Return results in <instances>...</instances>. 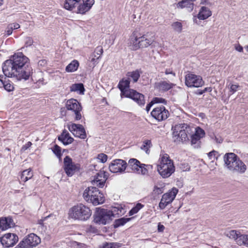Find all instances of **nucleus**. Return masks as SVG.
I'll return each instance as SVG.
<instances>
[{"mask_svg": "<svg viewBox=\"0 0 248 248\" xmlns=\"http://www.w3.org/2000/svg\"><path fill=\"white\" fill-rule=\"evenodd\" d=\"M33 69L29 58L21 52L15 53L5 61L2 65L4 75L20 81L27 80L32 75Z\"/></svg>", "mask_w": 248, "mask_h": 248, "instance_id": "1", "label": "nucleus"}, {"mask_svg": "<svg viewBox=\"0 0 248 248\" xmlns=\"http://www.w3.org/2000/svg\"><path fill=\"white\" fill-rule=\"evenodd\" d=\"M92 214L89 207L82 203H79L70 208L68 217L74 220L86 221L90 218Z\"/></svg>", "mask_w": 248, "mask_h": 248, "instance_id": "2", "label": "nucleus"}, {"mask_svg": "<svg viewBox=\"0 0 248 248\" xmlns=\"http://www.w3.org/2000/svg\"><path fill=\"white\" fill-rule=\"evenodd\" d=\"M159 162L157 171L162 178H168L175 171L173 161L168 155H163L159 159Z\"/></svg>", "mask_w": 248, "mask_h": 248, "instance_id": "3", "label": "nucleus"}, {"mask_svg": "<svg viewBox=\"0 0 248 248\" xmlns=\"http://www.w3.org/2000/svg\"><path fill=\"white\" fill-rule=\"evenodd\" d=\"M149 33L141 36H135L131 39V49L136 50L140 48L147 47L154 41L152 36L150 37Z\"/></svg>", "mask_w": 248, "mask_h": 248, "instance_id": "4", "label": "nucleus"}, {"mask_svg": "<svg viewBox=\"0 0 248 248\" xmlns=\"http://www.w3.org/2000/svg\"><path fill=\"white\" fill-rule=\"evenodd\" d=\"M112 213L109 210L97 208L94 215V222L98 224H109L112 220Z\"/></svg>", "mask_w": 248, "mask_h": 248, "instance_id": "5", "label": "nucleus"}, {"mask_svg": "<svg viewBox=\"0 0 248 248\" xmlns=\"http://www.w3.org/2000/svg\"><path fill=\"white\" fill-rule=\"evenodd\" d=\"M67 109L72 113L76 121L79 120L82 118V107L77 100L70 99L68 100L65 104Z\"/></svg>", "mask_w": 248, "mask_h": 248, "instance_id": "6", "label": "nucleus"}, {"mask_svg": "<svg viewBox=\"0 0 248 248\" xmlns=\"http://www.w3.org/2000/svg\"><path fill=\"white\" fill-rule=\"evenodd\" d=\"M64 170L68 176H72L77 172L79 171L80 165L73 162L71 158L66 156L63 159Z\"/></svg>", "mask_w": 248, "mask_h": 248, "instance_id": "7", "label": "nucleus"}, {"mask_svg": "<svg viewBox=\"0 0 248 248\" xmlns=\"http://www.w3.org/2000/svg\"><path fill=\"white\" fill-rule=\"evenodd\" d=\"M185 84L188 87L198 88L204 85V81L201 76L188 73L185 76Z\"/></svg>", "mask_w": 248, "mask_h": 248, "instance_id": "8", "label": "nucleus"}, {"mask_svg": "<svg viewBox=\"0 0 248 248\" xmlns=\"http://www.w3.org/2000/svg\"><path fill=\"white\" fill-rule=\"evenodd\" d=\"M174 130L180 132L181 142L182 143L188 142V135H190L193 132L192 128L186 124L176 125L174 126Z\"/></svg>", "mask_w": 248, "mask_h": 248, "instance_id": "9", "label": "nucleus"}, {"mask_svg": "<svg viewBox=\"0 0 248 248\" xmlns=\"http://www.w3.org/2000/svg\"><path fill=\"white\" fill-rule=\"evenodd\" d=\"M193 129H194V133H191L190 135V143L193 148H198L200 147L201 139L205 136V132L200 127L193 128Z\"/></svg>", "mask_w": 248, "mask_h": 248, "instance_id": "10", "label": "nucleus"}, {"mask_svg": "<svg viewBox=\"0 0 248 248\" xmlns=\"http://www.w3.org/2000/svg\"><path fill=\"white\" fill-rule=\"evenodd\" d=\"M41 242L39 236L34 233H30L21 241V245L24 246V248H32L36 247Z\"/></svg>", "mask_w": 248, "mask_h": 248, "instance_id": "11", "label": "nucleus"}, {"mask_svg": "<svg viewBox=\"0 0 248 248\" xmlns=\"http://www.w3.org/2000/svg\"><path fill=\"white\" fill-rule=\"evenodd\" d=\"M68 128L75 137L81 139H85L87 137L85 130L81 124L72 123L68 125Z\"/></svg>", "mask_w": 248, "mask_h": 248, "instance_id": "12", "label": "nucleus"}, {"mask_svg": "<svg viewBox=\"0 0 248 248\" xmlns=\"http://www.w3.org/2000/svg\"><path fill=\"white\" fill-rule=\"evenodd\" d=\"M237 159V155L232 153H226L224 156L225 165L232 172L234 170Z\"/></svg>", "mask_w": 248, "mask_h": 248, "instance_id": "13", "label": "nucleus"}, {"mask_svg": "<svg viewBox=\"0 0 248 248\" xmlns=\"http://www.w3.org/2000/svg\"><path fill=\"white\" fill-rule=\"evenodd\" d=\"M177 192L178 189L174 188L170 192L164 194L159 204L160 208L163 209L168 204L171 203L175 199Z\"/></svg>", "mask_w": 248, "mask_h": 248, "instance_id": "14", "label": "nucleus"}, {"mask_svg": "<svg viewBox=\"0 0 248 248\" xmlns=\"http://www.w3.org/2000/svg\"><path fill=\"white\" fill-rule=\"evenodd\" d=\"M127 167L125 161L117 159L113 160L109 164V170L112 173L122 172Z\"/></svg>", "mask_w": 248, "mask_h": 248, "instance_id": "15", "label": "nucleus"}, {"mask_svg": "<svg viewBox=\"0 0 248 248\" xmlns=\"http://www.w3.org/2000/svg\"><path fill=\"white\" fill-rule=\"evenodd\" d=\"M169 114L168 110L163 106L155 108L151 112L152 116L158 121L166 119Z\"/></svg>", "mask_w": 248, "mask_h": 248, "instance_id": "16", "label": "nucleus"}, {"mask_svg": "<svg viewBox=\"0 0 248 248\" xmlns=\"http://www.w3.org/2000/svg\"><path fill=\"white\" fill-rule=\"evenodd\" d=\"M108 178V173L104 171H100L93 176V179L92 180V184L94 186L102 188Z\"/></svg>", "mask_w": 248, "mask_h": 248, "instance_id": "17", "label": "nucleus"}, {"mask_svg": "<svg viewBox=\"0 0 248 248\" xmlns=\"http://www.w3.org/2000/svg\"><path fill=\"white\" fill-rule=\"evenodd\" d=\"M18 240V236L14 233L5 234L0 239L2 245L5 247H13Z\"/></svg>", "mask_w": 248, "mask_h": 248, "instance_id": "18", "label": "nucleus"}, {"mask_svg": "<svg viewBox=\"0 0 248 248\" xmlns=\"http://www.w3.org/2000/svg\"><path fill=\"white\" fill-rule=\"evenodd\" d=\"M125 97L132 99L140 106H143L145 104L144 95L137 92L136 90H130L129 92L126 93Z\"/></svg>", "mask_w": 248, "mask_h": 248, "instance_id": "19", "label": "nucleus"}, {"mask_svg": "<svg viewBox=\"0 0 248 248\" xmlns=\"http://www.w3.org/2000/svg\"><path fill=\"white\" fill-rule=\"evenodd\" d=\"M94 2V0H82V2L78 7L77 13L82 15L85 14L90 10Z\"/></svg>", "mask_w": 248, "mask_h": 248, "instance_id": "20", "label": "nucleus"}, {"mask_svg": "<svg viewBox=\"0 0 248 248\" xmlns=\"http://www.w3.org/2000/svg\"><path fill=\"white\" fill-rule=\"evenodd\" d=\"M212 15V12L210 9L205 6H202L197 16H195L193 18V21L195 23H197V19L200 20H204L208 18Z\"/></svg>", "mask_w": 248, "mask_h": 248, "instance_id": "21", "label": "nucleus"}, {"mask_svg": "<svg viewBox=\"0 0 248 248\" xmlns=\"http://www.w3.org/2000/svg\"><path fill=\"white\" fill-rule=\"evenodd\" d=\"M95 194H98V189L93 186L88 187L86 188L83 194L84 199L87 202H90V199L93 198Z\"/></svg>", "mask_w": 248, "mask_h": 248, "instance_id": "22", "label": "nucleus"}, {"mask_svg": "<svg viewBox=\"0 0 248 248\" xmlns=\"http://www.w3.org/2000/svg\"><path fill=\"white\" fill-rule=\"evenodd\" d=\"M130 80L129 78H123L120 81L118 87L121 92V95L125 96L126 93L130 91L129 87Z\"/></svg>", "mask_w": 248, "mask_h": 248, "instance_id": "23", "label": "nucleus"}, {"mask_svg": "<svg viewBox=\"0 0 248 248\" xmlns=\"http://www.w3.org/2000/svg\"><path fill=\"white\" fill-rule=\"evenodd\" d=\"M174 84L169 81H161L155 83V88L160 91H167L171 89Z\"/></svg>", "mask_w": 248, "mask_h": 248, "instance_id": "24", "label": "nucleus"}, {"mask_svg": "<svg viewBox=\"0 0 248 248\" xmlns=\"http://www.w3.org/2000/svg\"><path fill=\"white\" fill-rule=\"evenodd\" d=\"M58 140L64 145L70 144L74 140L73 138L70 136L69 133L65 130H64L61 136L58 137Z\"/></svg>", "mask_w": 248, "mask_h": 248, "instance_id": "25", "label": "nucleus"}, {"mask_svg": "<svg viewBox=\"0 0 248 248\" xmlns=\"http://www.w3.org/2000/svg\"><path fill=\"white\" fill-rule=\"evenodd\" d=\"M141 163L137 159L135 158L130 159L128 164H127V167L130 168L134 172L137 173L139 171V169L140 168Z\"/></svg>", "mask_w": 248, "mask_h": 248, "instance_id": "26", "label": "nucleus"}, {"mask_svg": "<svg viewBox=\"0 0 248 248\" xmlns=\"http://www.w3.org/2000/svg\"><path fill=\"white\" fill-rule=\"evenodd\" d=\"M246 170L247 166L238 157V159H237V162L236 164L235 168L233 173L242 174L246 171Z\"/></svg>", "mask_w": 248, "mask_h": 248, "instance_id": "27", "label": "nucleus"}, {"mask_svg": "<svg viewBox=\"0 0 248 248\" xmlns=\"http://www.w3.org/2000/svg\"><path fill=\"white\" fill-rule=\"evenodd\" d=\"M105 201V198L102 193L98 190V194H95L93 198L90 199V202L93 205H96L103 203Z\"/></svg>", "mask_w": 248, "mask_h": 248, "instance_id": "28", "label": "nucleus"}, {"mask_svg": "<svg viewBox=\"0 0 248 248\" xmlns=\"http://www.w3.org/2000/svg\"><path fill=\"white\" fill-rule=\"evenodd\" d=\"M241 232L236 230H231L225 232V235L230 239H233L236 244H237V240L239 238Z\"/></svg>", "mask_w": 248, "mask_h": 248, "instance_id": "29", "label": "nucleus"}, {"mask_svg": "<svg viewBox=\"0 0 248 248\" xmlns=\"http://www.w3.org/2000/svg\"><path fill=\"white\" fill-rule=\"evenodd\" d=\"M237 240V244L238 245L244 246L248 248V234L241 233Z\"/></svg>", "mask_w": 248, "mask_h": 248, "instance_id": "30", "label": "nucleus"}, {"mask_svg": "<svg viewBox=\"0 0 248 248\" xmlns=\"http://www.w3.org/2000/svg\"><path fill=\"white\" fill-rule=\"evenodd\" d=\"M81 0H65L64 4L65 9L68 10H72L76 7V5L78 4Z\"/></svg>", "mask_w": 248, "mask_h": 248, "instance_id": "31", "label": "nucleus"}, {"mask_svg": "<svg viewBox=\"0 0 248 248\" xmlns=\"http://www.w3.org/2000/svg\"><path fill=\"white\" fill-rule=\"evenodd\" d=\"M79 66V62L77 60L73 61L70 63L65 68V71L67 72H73L76 71Z\"/></svg>", "mask_w": 248, "mask_h": 248, "instance_id": "32", "label": "nucleus"}, {"mask_svg": "<svg viewBox=\"0 0 248 248\" xmlns=\"http://www.w3.org/2000/svg\"><path fill=\"white\" fill-rule=\"evenodd\" d=\"M33 173L31 171V170L29 169L22 171L21 175V179L23 182H26L28 180L31 179Z\"/></svg>", "mask_w": 248, "mask_h": 248, "instance_id": "33", "label": "nucleus"}, {"mask_svg": "<svg viewBox=\"0 0 248 248\" xmlns=\"http://www.w3.org/2000/svg\"><path fill=\"white\" fill-rule=\"evenodd\" d=\"M84 91V86L82 83L74 84L70 86L71 92L79 91L80 94H83Z\"/></svg>", "mask_w": 248, "mask_h": 248, "instance_id": "34", "label": "nucleus"}, {"mask_svg": "<svg viewBox=\"0 0 248 248\" xmlns=\"http://www.w3.org/2000/svg\"><path fill=\"white\" fill-rule=\"evenodd\" d=\"M103 52V48L101 46L96 47L92 56L93 58L91 59V62H94L95 61V60L98 59L102 54Z\"/></svg>", "mask_w": 248, "mask_h": 248, "instance_id": "35", "label": "nucleus"}, {"mask_svg": "<svg viewBox=\"0 0 248 248\" xmlns=\"http://www.w3.org/2000/svg\"><path fill=\"white\" fill-rule=\"evenodd\" d=\"M126 76L128 77V78H132L134 82H136L140 77V74L138 70H136L132 72H128L126 74Z\"/></svg>", "mask_w": 248, "mask_h": 248, "instance_id": "36", "label": "nucleus"}, {"mask_svg": "<svg viewBox=\"0 0 248 248\" xmlns=\"http://www.w3.org/2000/svg\"><path fill=\"white\" fill-rule=\"evenodd\" d=\"M172 29L176 32L180 33L182 32L183 25L181 22L176 21L172 23L171 25Z\"/></svg>", "mask_w": 248, "mask_h": 248, "instance_id": "37", "label": "nucleus"}, {"mask_svg": "<svg viewBox=\"0 0 248 248\" xmlns=\"http://www.w3.org/2000/svg\"><path fill=\"white\" fill-rule=\"evenodd\" d=\"M130 220V218H121L120 219H118L115 220L114 227V228H117L120 226L124 225V224H125L126 222L129 221Z\"/></svg>", "mask_w": 248, "mask_h": 248, "instance_id": "38", "label": "nucleus"}, {"mask_svg": "<svg viewBox=\"0 0 248 248\" xmlns=\"http://www.w3.org/2000/svg\"><path fill=\"white\" fill-rule=\"evenodd\" d=\"M172 139L174 142L176 143H179L181 142V134L178 130H175L174 127L172 128Z\"/></svg>", "mask_w": 248, "mask_h": 248, "instance_id": "39", "label": "nucleus"}, {"mask_svg": "<svg viewBox=\"0 0 248 248\" xmlns=\"http://www.w3.org/2000/svg\"><path fill=\"white\" fill-rule=\"evenodd\" d=\"M143 207V205L140 203H137L135 207L132 208V209L129 212V216L133 215L137 213Z\"/></svg>", "mask_w": 248, "mask_h": 248, "instance_id": "40", "label": "nucleus"}, {"mask_svg": "<svg viewBox=\"0 0 248 248\" xmlns=\"http://www.w3.org/2000/svg\"><path fill=\"white\" fill-rule=\"evenodd\" d=\"M123 210L122 207H114L112 208L111 210H109V211L112 213V217L114 218L116 217V215H120L122 214V211Z\"/></svg>", "mask_w": 248, "mask_h": 248, "instance_id": "41", "label": "nucleus"}, {"mask_svg": "<svg viewBox=\"0 0 248 248\" xmlns=\"http://www.w3.org/2000/svg\"><path fill=\"white\" fill-rule=\"evenodd\" d=\"M8 92H11L14 89V86L12 83H10L9 81H3L2 87Z\"/></svg>", "mask_w": 248, "mask_h": 248, "instance_id": "42", "label": "nucleus"}, {"mask_svg": "<svg viewBox=\"0 0 248 248\" xmlns=\"http://www.w3.org/2000/svg\"><path fill=\"white\" fill-rule=\"evenodd\" d=\"M209 160L211 161V162H213L215 160L217 159L219 155L217 152L213 150L207 154Z\"/></svg>", "mask_w": 248, "mask_h": 248, "instance_id": "43", "label": "nucleus"}, {"mask_svg": "<svg viewBox=\"0 0 248 248\" xmlns=\"http://www.w3.org/2000/svg\"><path fill=\"white\" fill-rule=\"evenodd\" d=\"M151 146V142L150 140H145L143 142L142 145L141 146L140 148L141 150H144L146 153H148L149 149Z\"/></svg>", "mask_w": 248, "mask_h": 248, "instance_id": "44", "label": "nucleus"}, {"mask_svg": "<svg viewBox=\"0 0 248 248\" xmlns=\"http://www.w3.org/2000/svg\"><path fill=\"white\" fill-rule=\"evenodd\" d=\"M122 244L119 243H106L103 246V248H119Z\"/></svg>", "mask_w": 248, "mask_h": 248, "instance_id": "45", "label": "nucleus"}, {"mask_svg": "<svg viewBox=\"0 0 248 248\" xmlns=\"http://www.w3.org/2000/svg\"><path fill=\"white\" fill-rule=\"evenodd\" d=\"M8 228V225H7V221L4 218L0 219V229L2 230H5Z\"/></svg>", "mask_w": 248, "mask_h": 248, "instance_id": "46", "label": "nucleus"}, {"mask_svg": "<svg viewBox=\"0 0 248 248\" xmlns=\"http://www.w3.org/2000/svg\"><path fill=\"white\" fill-rule=\"evenodd\" d=\"M152 101L154 104L162 103L166 105L167 103V101L165 99L161 97H154Z\"/></svg>", "mask_w": 248, "mask_h": 248, "instance_id": "47", "label": "nucleus"}, {"mask_svg": "<svg viewBox=\"0 0 248 248\" xmlns=\"http://www.w3.org/2000/svg\"><path fill=\"white\" fill-rule=\"evenodd\" d=\"M145 164H141L140 165V168H139V171H138L137 173L142 174L143 175L147 174L148 170L145 168Z\"/></svg>", "mask_w": 248, "mask_h": 248, "instance_id": "48", "label": "nucleus"}, {"mask_svg": "<svg viewBox=\"0 0 248 248\" xmlns=\"http://www.w3.org/2000/svg\"><path fill=\"white\" fill-rule=\"evenodd\" d=\"M97 159L102 163H105L107 161L108 156L105 154H99L97 156Z\"/></svg>", "mask_w": 248, "mask_h": 248, "instance_id": "49", "label": "nucleus"}, {"mask_svg": "<svg viewBox=\"0 0 248 248\" xmlns=\"http://www.w3.org/2000/svg\"><path fill=\"white\" fill-rule=\"evenodd\" d=\"M50 217V215L47 216L46 217H44L38 221V224L40 225V227H41L42 230H46V226H44V221H45L47 218H48Z\"/></svg>", "mask_w": 248, "mask_h": 248, "instance_id": "50", "label": "nucleus"}, {"mask_svg": "<svg viewBox=\"0 0 248 248\" xmlns=\"http://www.w3.org/2000/svg\"><path fill=\"white\" fill-rule=\"evenodd\" d=\"M53 151L54 153L56 154L57 156H58L61 155V148L57 145H55Z\"/></svg>", "mask_w": 248, "mask_h": 248, "instance_id": "51", "label": "nucleus"}, {"mask_svg": "<svg viewBox=\"0 0 248 248\" xmlns=\"http://www.w3.org/2000/svg\"><path fill=\"white\" fill-rule=\"evenodd\" d=\"M239 87V86L235 84H232L230 86V92L231 93V94H232L235 92L237 91V89Z\"/></svg>", "mask_w": 248, "mask_h": 248, "instance_id": "52", "label": "nucleus"}, {"mask_svg": "<svg viewBox=\"0 0 248 248\" xmlns=\"http://www.w3.org/2000/svg\"><path fill=\"white\" fill-rule=\"evenodd\" d=\"M33 43V39L30 37H27L25 39V45L26 46H31Z\"/></svg>", "mask_w": 248, "mask_h": 248, "instance_id": "53", "label": "nucleus"}, {"mask_svg": "<svg viewBox=\"0 0 248 248\" xmlns=\"http://www.w3.org/2000/svg\"><path fill=\"white\" fill-rule=\"evenodd\" d=\"M5 219L7 221V225H8V228H11L13 226L14 223H13V219L10 217H6Z\"/></svg>", "mask_w": 248, "mask_h": 248, "instance_id": "54", "label": "nucleus"}, {"mask_svg": "<svg viewBox=\"0 0 248 248\" xmlns=\"http://www.w3.org/2000/svg\"><path fill=\"white\" fill-rule=\"evenodd\" d=\"M32 143L30 141H28L27 143H26L24 145H23L21 148L22 151H25L27 150L29 147L31 146Z\"/></svg>", "mask_w": 248, "mask_h": 248, "instance_id": "55", "label": "nucleus"}, {"mask_svg": "<svg viewBox=\"0 0 248 248\" xmlns=\"http://www.w3.org/2000/svg\"><path fill=\"white\" fill-rule=\"evenodd\" d=\"M74 247H77L76 248H85V245L83 243H79L77 242H74L73 243Z\"/></svg>", "mask_w": 248, "mask_h": 248, "instance_id": "56", "label": "nucleus"}, {"mask_svg": "<svg viewBox=\"0 0 248 248\" xmlns=\"http://www.w3.org/2000/svg\"><path fill=\"white\" fill-rule=\"evenodd\" d=\"M235 49L240 52H242L243 51V47L239 44H235L234 45Z\"/></svg>", "mask_w": 248, "mask_h": 248, "instance_id": "57", "label": "nucleus"}, {"mask_svg": "<svg viewBox=\"0 0 248 248\" xmlns=\"http://www.w3.org/2000/svg\"><path fill=\"white\" fill-rule=\"evenodd\" d=\"M38 65L40 66H45L47 64V61L46 60H41L38 62Z\"/></svg>", "mask_w": 248, "mask_h": 248, "instance_id": "58", "label": "nucleus"}, {"mask_svg": "<svg viewBox=\"0 0 248 248\" xmlns=\"http://www.w3.org/2000/svg\"><path fill=\"white\" fill-rule=\"evenodd\" d=\"M154 191L155 193L157 194H161L163 193V190L162 188L157 187L156 186L155 187Z\"/></svg>", "mask_w": 248, "mask_h": 248, "instance_id": "59", "label": "nucleus"}, {"mask_svg": "<svg viewBox=\"0 0 248 248\" xmlns=\"http://www.w3.org/2000/svg\"><path fill=\"white\" fill-rule=\"evenodd\" d=\"M13 31V28L12 27H11L10 25H9L7 27V30L6 31V32L7 33V35H10L12 33Z\"/></svg>", "mask_w": 248, "mask_h": 248, "instance_id": "60", "label": "nucleus"}, {"mask_svg": "<svg viewBox=\"0 0 248 248\" xmlns=\"http://www.w3.org/2000/svg\"><path fill=\"white\" fill-rule=\"evenodd\" d=\"M11 27H12L13 30L17 29L20 28V25L17 23H13L9 25Z\"/></svg>", "mask_w": 248, "mask_h": 248, "instance_id": "61", "label": "nucleus"}, {"mask_svg": "<svg viewBox=\"0 0 248 248\" xmlns=\"http://www.w3.org/2000/svg\"><path fill=\"white\" fill-rule=\"evenodd\" d=\"M165 73L166 75L172 74L173 76H175V74L170 69H166Z\"/></svg>", "mask_w": 248, "mask_h": 248, "instance_id": "62", "label": "nucleus"}, {"mask_svg": "<svg viewBox=\"0 0 248 248\" xmlns=\"http://www.w3.org/2000/svg\"><path fill=\"white\" fill-rule=\"evenodd\" d=\"M164 229H165V227L163 225L161 224L160 223L158 224V229H157L158 232H163Z\"/></svg>", "mask_w": 248, "mask_h": 248, "instance_id": "63", "label": "nucleus"}, {"mask_svg": "<svg viewBox=\"0 0 248 248\" xmlns=\"http://www.w3.org/2000/svg\"><path fill=\"white\" fill-rule=\"evenodd\" d=\"M154 104V103H153V101L152 100L151 102L150 103H149L148 104H147V105L146 106V110L147 112H148L150 109V108Z\"/></svg>", "mask_w": 248, "mask_h": 248, "instance_id": "64", "label": "nucleus"}]
</instances>
